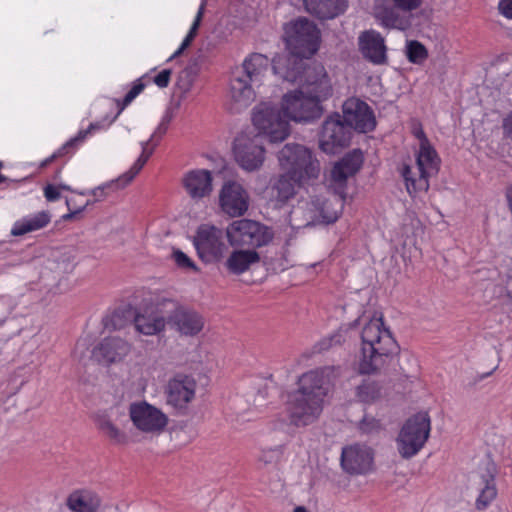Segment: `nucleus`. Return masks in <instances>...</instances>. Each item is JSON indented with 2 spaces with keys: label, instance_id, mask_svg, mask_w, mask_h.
I'll list each match as a JSON object with an SVG mask.
<instances>
[{
  "label": "nucleus",
  "instance_id": "nucleus-1",
  "mask_svg": "<svg viewBox=\"0 0 512 512\" xmlns=\"http://www.w3.org/2000/svg\"><path fill=\"white\" fill-rule=\"evenodd\" d=\"M320 32L317 26L306 18H299L285 28L288 53L276 55L272 62L260 53H252L240 66L231 71L229 95L236 110L247 108L256 98L254 86L262 85L270 66L281 79L294 80L296 72L290 65H299L318 50Z\"/></svg>",
  "mask_w": 512,
  "mask_h": 512
},
{
  "label": "nucleus",
  "instance_id": "nucleus-2",
  "mask_svg": "<svg viewBox=\"0 0 512 512\" xmlns=\"http://www.w3.org/2000/svg\"><path fill=\"white\" fill-rule=\"evenodd\" d=\"M333 367H322L303 373L298 388L289 395L287 410L292 424L307 426L314 423L323 411L331 385Z\"/></svg>",
  "mask_w": 512,
  "mask_h": 512
},
{
  "label": "nucleus",
  "instance_id": "nucleus-3",
  "mask_svg": "<svg viewBox=\"0 0 512 512\" xmlns=\"http://www.w3.org/2000/svg\"><path fill=\"white\" fill-rule=\"evenodd\" d=\"M77 264V256L71 249L43 248L34 254V284L39 290L62 292V286H67V275Z\"/></svg>",
  "mask_w": 512,
  "mask_h": 512
},
{
  "label": "nucleus",
  "instance_id": "nucleus-4",
  "mask_svg": "<svg viewBox=\"0 0 512 512\" xmlns=\"http://www.w3.org/2000/svg\"><path fill=\"white\" fill-rule=\"evenodd\" d=\"M399 347L382 317L372 318L361 331V358L359 372L372 374L382 369Z\"/></svg>",
  "mask_w": 512,
  "mask_h": 512
},
{
  "label": "nucleus",
  "instance_id": "nucleus-5",
  "mask_svg": "<svg viewBox=\"0 0 512 512\" xmlns=\"http://www.w3.org/2000/svg\"><path fill=\"white\" fill-rule=\"evenodd\" d=\"M280 167L286 173L294 175L298 181L316 179L320 173V163L312 152L297 143H288L278 152Z\"/></svg>",
  "mask_w": 512,
  "mask_h": 512
},
{
  "label": "nucleus",
  "instance_id": "nucleus-6",
  "mask_svg": "<svg viewBox=\"0 0 512 512\" xmlns=\"http://www.w3.org/2000/svg\"><path fill=\"white\" fill-rule=\"evenodd\" d=\"M226 238L232 247L257 249L267 246L274 238L272 229L251 219L234 220L226 227Z\"/></svg>",
  "mask_w": 512,
  "mask_h": 512
},
{
  "label": "nucleus",
  "instance_id": "nucleus-7",
  "mask_svg": "<svg viewBox=\"0 0 512 512\" xmlns=\"http://www.w3.org/2000/svg\"><path fill=\"white\" fill-rule=\"evenodd\" d=\"M282 108L271 103L262 102L252 111V123L258 130L257 135H264L271 143L284 141L290 135V124Z\"/></svg>",
  "mask_w": 512,
  "mask_h": 512
},
{
  "label": "nucleus",
  "instance_id": "nucleus-8",
  "mask_svg": "<svg viewBox=\"0 0 512 512\" xmlns=\"http://www.w3.org/2000/svg\"><path fill=\"white\" fill-rule=\"evenodd\" d=\"M226 230L214 225H200L193 236V245L199 259L205 264L220 263L227 255Z\"/></svg>",
  "mask_w": 512,
  "mask_h": 512
},
{
  "label": "nucleus",
  "instance_id": "nucleus-9",
  "mask_svg": "<svg viewBox=\"0 0 512 512\" xmlns=\"http://www.w3.org/2000/svg\"><path fill=\"white\" fill-rule=\"evenodd\" d=\"M431 430L427 412L417 413L406 420L397 437L398 452L404 459L416 455L425 445Z\"/></svg>",
  "mask_w": 512,
  "mask_h": 512
},
{
  "label": "nucleus",
  "instance_id": "nucleus-10",
  "mask_svg": "<svg viewBox=\"0 0 512 512\" xmlns=\"http://www.w3.org/2000/svg\"><path fill=\"white\" fill-rule=\"evenodd\" d=\"M290 70L296 72L294 80L283 79L291 83H298L301 93L315 95L322 99H327L332 92L330 79L324 66L317 62H309L307 59L301 60V64L290 65Z\"/></svg>",
  "mask_w": 512,
  "mask_h": 512
},
{
  "label": "nucleus",
  "instance_id": "nucleus-11",
  "mask_svg": "<svg viewBox=\"0 0 512 512\" xmlns=\"http://www.w3.org/2000/svg\"><path fill=\"white\" fill-rule=\"evenodd\" d=\"M160 311L166 314V324L182 336H196L204 328L205 319L200 313L173 299H160Z\"/></svg>",
  "mask_w": 512,
  "mask_h": 512
},
{
  "label": "nucleus",
  "instance_id": "nucleus-12",
  "mask_svg": "<svg viewBox=\"0 0 512 512\" xmlns=\"http://www.w3.org/2000/svg\"><path fill=\"white\" fill-rule=\"evenodd\" d=\"M416 165V171L407 165L402 169V176L410 195L419 191H427L429 188L428 178L438 172L439 158L430 144L420 147Z\"/></svg>",
  "mask_w": 512,
  "mask_h": 512
},
{
  "label": "nucleus",
  "instance_id": "nucleus-13",
  "mask_svg": "<svg viewBox=\"0 0 512 512\" xmlns=\"http://www.w3.org/2000/svg\"><path fill=\"white\" fill-rule=\"evenodd\" d=\"M129 419L133 427L146 437H155L162 434L169 422L168 416L158 407L146 400L130 403L128 408Z\"/></svg>",
  "mask_w": 512,
  "mask_h": 512
},
{
  "label": "nucleus",
  "instance_id": "nucleus-14",
  "mask_svg": "<svg viewBox=\"0 0 512 512\" xmlns=\"http://www.w3.org/2000/svg\"><path fill=\"white\" fill-rule=\"evenodd\" d=\"M322 100L315 95H307L301 93V90H296L283 96L281 106L288 121L311 122L321 117Z\"/></svg>",
  "mask_w": 512,
  "mask_h": 512
},
{
  "label": "nucleus",
  "instance_id": "nucleus-15",
  "mask_svg": "<svg viewBox=\"0 0 512 512\" xmlns=\"http://www.w3.org/2000/svg\"><path fill=\"white\" fill-rule=\"evenodd\" d=\"M234 155L244 170L259 169L264 162L262 136L247 132L239 134L234 140Z\"/></svg>",
  "mask_w": 512,
  "mask_h": 512
},
{
  "label": "nucleus",
  "instance_id": "nucleus-16",
  "mask_svg": "<svg viewBox=\"0 0 512 512\" xmlns=\"http://www.w3.org/2000/svg\"><path fill=\"white\" fill-rule=\"evenodd\" d=\"M197 383L192 376L177 374L165 386L167 405L180 413H186L188 406L195 399Z\"/></svg>",
  "mask_w": 512,
  "mask_h": 512
},
{
  "label": "nucleus",
  "instance_id": "nucleus-17",
  "mask_svg": "<svg viewBox=\"0 0 512 512\" xmlns=\"http://www.w3.org/2000/svg\"><path fill=\"white\" fill-rule=\"evenodd\" d=\"M351 138V130L339 114L325 120L320 134L319 147L327 154H335L338 149L346 147Z\"/></svg>",
  "mask_w": 512,
  "mask_h": 512
},
{
  "label": "nucleus",
  "instance_id": "nucleus-18",
  "mask_svg": "<svg viewBox=\"0 0 512 512\" xmlns=\"http://www.w3.org/2000/svg\"><path fill=\"white\" fill-rule=\"evenodd\" d=\"M340 464L350 475H364L373 470L374 451L364 444H352L342 448Z\"/></svg>",
  "mask_w": 512,
  "mask_h": 512
},
{
  "label": "nucleus",
  "instance_id": "nucleus-19",
  "mask_svg": "<svg viewBox=\"0 0 512 512\" xmlns=\"http://www.w3.org/2000/svg\"><path fill=\"white\" fill-rule=\"evenodd\" d=\"M343 120L350 130L353 128L363 133L372 131L376 126L372 109L357 98H349L344 102Z\"/></svg>",
  "mask_w": 512,
  "mask_h": 512
},
{
  "label": "nucleus",
  "instance_id": "nucleus-20",
  "mask_svg": "<svg viewBox=\"0 0 512 512\" xmlns=\"http://www.w3.org/2000/svg\"><path fill=\"white\" fill-rule=\"evenodd\" d=\"M132 344L117 337L109 336L103 338L92 351L95 360L103 365H111L122 362L130 354Z\"/></svg>",
  "mask_w": 512,
  "mask_h": 512
},
{
  "label": "nucleus",
  "instance_id": "nucleus-21",
  "mask_svg": "<svg viewBox=\"0 0 512 512\" xmlns=\"http://www.w3.org/2000/svg\"><path fill=\"white\" fill-rule=\"evenodd\" d=\"M497 475V467L495 463L488 460L480 468L479 473L475 476L473 484L479 490V496L476 499L475 507L477 510L486 509L492 501L497 497V488L495 478Z\"/></svg>",
  "mask_w": 512,
  "mask_h": 512
},
{
  "label": "nucleus",
  "instance_id": "nucleus-22",
  "mask_svg": "<svg viewBox=\"0 0 512 512\" xmlns=\"http://www.w3.org/2000/svg\"><path fill=\"white\" fill-rule=\"evenodd\" d=\"M248 200L247 192L237 182L225 183L219 195L222 210L231 217L244 215L248 210Z\"/></svg>",
  "mask_w": 512,
  "mask_h": 512
},
{
  "label": "nucleus",
  "instance_id": "nucleus-23",
  "mask_svg": "<svg viewBox=\"0 0 512 512\" xmlns=\"http://www.w3.org/2000/svg\"><path fill=\"white\" fill-rule=\"evenodd\" d=\"M358 45L361 54L367 61L375 65L387 63V47L380 33L375 30L362 32L358 38Z\"/></svg>",
  "mask_w": 512,
  "mask_h": 512
},
{
  "label": "nucleus",
  "instance_id": "nucleus-24",
  "mask_svg": "<svg viewBox=\"0 0 512 512\" xmlns=\"http://www.w3.org/2000/svg\"><path fill=\"white\" fill-rule=\"evenodd\" d=\"M133 324L137 332L144 335H155L162 332L166 326V314L160 311V300L155 305V311L138 313L135 309Z\"/></svg>",
  "mask_w": 512,
  "mask_h": 512
},
{
  "label": "nucleus",
  "instance_id": "nucleus-25",
  "mask_svg": "<svg viewBox=\"0 0 512 512\" xmlns=\"http://www.w3.org/2000/svg\"><path fill=\"white\" fill-rule=\"evenodd\" d=\"M183 185L189 196L198 200L212 192V175L205 169L192 170L183 178Z\"/></svg>",
  "mask_w": 512,
  "mask_h": 512
},
{
  "label": "nucleus",
  "instance_id": "nucleus-26",
  "mask_svg": "<svg viewBox=\"0 0 512 512\" xmlns=\"http://www.w3.org/2000/svg\"><path fill=\"white\" fill-rule=\"evenodd\" d=\"M306 11L319 20H330L343 14L348 0H303Z\"/></svg>",
  "mask_w": 512,
  "mask_h": 512
},
{
  "label": "nucleus",
  "instance_id": "nucleus-27",
  "mask_svg": "<svg viewBox=\"0 0 512 512\" xmlns=\"http://www.w3.org/2000/svg\"><path fill=\"white\" fill-rule=\"evenodd\" d=\"M234 248L225 261V267L231 274L241 275L261 260L260 254L255 249Z\"/></svg>",
  "mask_w": 512,
  "mask_h": 512
},
{
  "label": "nucleus",
  "instance_id": "nucleus-28",
  "mask_svg": "<svg viewBox=\"0 0 512 512\" xmlns=\"http://www.w3.org/2000/svg\"><path fill=\"white\" fill-rule=\"evenodd\" d=\"M363 163L361 151L354 150L346 154L339 162H337L331 170L332 181L343 187L349 177L354 176Z\"/></svg>",
  "mask_w": 512,
  "mask_h": 512
},
{
  "label": "nucleus",
  "instance_id": "nucleus-29",
  "mask_svg": "<svg viewBox=\"0 0 512 512\" xmlns=\"http://www.w3.org/2000/svg\"><path fill=\"white\" fill-rule=\"evenodd\" d=\"M101 504V497L86 489L75 490L66 499V506L72 512H98Z\"/></svg>",
  "mask_w": 512,
  "mask_h": 512
},
{
  "label": "nucleus",
  "instance_id": "nucleus-30",
  "mask_svg": "<svg viewBox=\"0 0 512 512\" xmlns=\"http://www.w3.org/2000/svg\"><path fill=\"white\" fill-rule=\"evenodd\" d=\"M305 181H298L289 173L280 174L271 184L272 197L281 205L287 203L296 195L297 187Z\"/></svg>",
  "mask_w": 512,
  "mask_h": 512
},
{
  "label": "nucleus",
  "instance_id": "nucleus-31",
  "mask_svg": "<svg viewBox=\"0 0 512 512\" xmlns=\"http://www.w3.org/2000/svg\"><path fill=\"white\" fill-rule=\"evenodd\" d=\"M376 20L387 29L406 30L411 26V17L401 15L394 7L377 5L374 8Z\"/></svg>",
  "mask_w": 512,
  "mask_h": 512
},
{
  "label": "nucleus",
  "instance_id": "nucleus-32",
  "mask_svg": "<svg viewBox=\"0 0 512 512\" xmlns=\"http://www.w3.org/2000/svg\"><path fill=\"white\" fill-rule=\"evenodd\" d=\"M96 426L113 444L127 445L129 443V437L126 432L118 428L108 415L98 416Z\"/></svg>",
  "mask_w": 512,
  "mask_h": 512
},
{
  "label": "nucleus",
  "instance_id": "nucleus-33",
  "mask_svg": "<svg viewBox=\"0 0 512 512\" xmlns=\"http://www.w3.org/2000/svg\"><path fill=\"white\" fill-rule=\"evenodd\" d=\"M321 196H311L310 200L300 201L294 209V214L303 213L306 226L320 222Z\"/></svg>",
  "mask_w": 512,
  "mask_h": 512
},
{
  "label": "nucleus",
  "instance_id": "nucleus-34",
  "mask_svg": "<svg viewBox=\"0 0 512 512\" xmlns=\"http://www.w3.org/2000/svg\"><path fill=\"white\" fill-rule=\"evenodd\" d=\"M343 207V199L334 196L331 199H326L321 197V206H320V214L321 219L320 222L324 223H333L335 222L341 212Z\"/></svg>",
  "mask_w": 512,
  "mask_h": 512
},
{
  "label": "nucleus",
  "instance_id": "nucleus-35",
  "mask_svg": "<svg viewBox=\"0 0 512 512\" xmlns=\"http://www.w3.org/2000/svg\"><path fill=\"white\" fill-rule=\"evenodd\" d=\"M135 318V308L127 306L115 310L109 321L106 323V327L113 330H122L130 324H133Z\"/></svg>",
  "mask_w": 512,
  "mask_h": 512
},
{
  "label": "nucleus",
  "instance_id": "nucleus-36",
  "mask_svg": "<svg viewBox=\"0 0 512 512\" xmlns=\"http://www.w3.org/2000/svg\"><path fill=\"white\" fill-rule=\"evenodd\" d=\"M357 397L365 403H372L382 396V387L375 381L365 380L357 387Z\"/></svg>",
  "mask_w": 512,
  "mask_h": 512
},
{
  "label": "nucleus",
  "instance_id": "nucleus-37",
  "mask_svg": "<svg viewBox=\"0 0 512 512\" xmlns=\"http://www.w3.org/2000/svg\"><path fill=\"white\" fill-rule=\"evenodd\" d=\"M406 55L410 62L421 64L428 57L427 49L418 41H410L407 44Z\"/></svg>",
  "mask_w": 512,
  "mask_h": 512
},
{
  "label": "nucleus",
  "instance_id": "nucleus-38",
  "mask_svg": "<svg viewBox=\"0 0 512 512\" xmlns=\"http://www.w3.org/2000/svg\"><path fill=\"white\" fill-rule=\"evenodd\" d=\"M358 429L361 434L374 435L378 434L382 429L383 425L381 421L374 416L365 415L358 423Z\"/></svg>",
  "mask_w": 512,
  "mask_h": 512
},
{
  "label": "nucleus",
  "instance_id": "nucleus-39",
  "mask_svg": "<svg viewBox=\"0 0 512 512\" xmlns=\"http://www.w3.org/2000/svg\"><path fill=\"white\" fill-rule=\"evenodd\" d=\"M172 259L178 268L182 270H191L193 272H200V268L195 264V262L182 250L173 249Z\"/></svg>",
  "mask_w": 512,
  "mask_h": 512
},
{
  "label": "nucleus",
  "instance_id": "nucleus-40",
  "mask_svg": "<svg viewBox=\"0 0 512 512\" xmlns=\"http://www.w3.org/2000/svg\"><path fill=\"white\" fill-rule=\"evenodd\" d=\"M144 165L145 159H137L132 168L127 173L123 174L116 180L117 188H123L127 186L129 183H131Z\"/></svg>",
  "mask_w": 512,
  "mask_h": 512
},
{
  "label": "nucleus",
  "instance_id": "nucleus-41",
  "mask_svg": "<svg viewBox=\"0 0 512 512\" xmlns=\"http://www.w3.org/2000/svg\"><path fill=\"white\" fill-rule=\"evenodd\" d=\"M101 128L100 123H91L89 127L85 130L79 131V133L72 139H70L63 147V149H67L68 147L75 146L84 141L88 134L92 131L98 130Z\"/></svg>",
  "mask_w": 512,
  "mask_h": 512
},
{
  "label": "nucleus",
  "instance_id": "nucleus-42",
  "mask_svg": "<svg viewBox=\"0 0 512 512\" xmlns=\"http://www.w3.org/2000/svg\"><path fill=\"white\" fill-rule=\"evenodd\" d=\"M281 455L280 447L264 449L261 451L259 455V461L264 463L265 465L276 463Z\"/></svg>",
  "mask_w": 512,
  "mask_h": 512
},
{
  "label": "nucleus",
  "instance_id": "nucleus-43",
  "mask_svg": "<svg viewBox=\"0 0 512 512\" xmlns=\"http://www.w3.org/2000/svg\"><path fill=\"white\" fill-rule=\"evenodd\" d=\"M32 230V219L24 218L15 222L13 228L11 229V234L13 236H22Z\"/></svg>",
  "mask_w": 512,
  "mask_h": 512
},
{
  "label": "nucleus",
  "instance_id": "nucleus-44",
  "mask_svg": "<svg viewBox=\"0 0 512 512\" xmlns=\"http://www.w3.org/2000/svg\"><path fill=\"white\" fill-rule=\"evenodd\" d=\"M144 87L145 85L141 82L134 84L130 91L125 95L122 102V106L120 107V110L117 115H119L120 112L125 108V106L131 103L143 91Z\"/></svg>",
  "mask_w": 512,
  "mask_h": 512
},
{
  "label": "nucleus",
  "instance_id": "nucleus-45",
  "mask_svg": "<svg viewBox=\"0 0 512 512\" xmlns=\"http://www.w3.org/2000/svg\"><path fill=\"white\" fill-rule=\"evenodd\" d=\"M396 8L409 12L419 8L422 4V0H392Z\"/></svg>",
  "mask_w": 512,
  "mask_h": 512
},
{
  "label": "nucleus",
  "instance_id": "nucleus-46",
  "mask_svg": "<svg viewBox=\"0 0 512 512\" xmlns=\"http://www.w3.org/2000/svg\"><path fill=\"white\" fill-rule=\"evenodd\" d=\"M341 342V336L340 335H333L329 338L322 339L317 344V349L319 352L325 351L330 349L334 344H340Z\"/></svg>",
  "mask_w": 512,
  "mask_h": 512
},
{
  "label": "nucleus",
  "instance_id": "nucleus-47",
  "mask_svg": "<svg viewBox=\"0 0 512 512\" xmlns=\"http://www.w3.org/2000/svg\"><path fill=\"white\" fill-rule=\"evenodd\" d=\"M51 220V215L46 211H41L34 215V230L45 227Z\"/></svg>",
  "mask_w": 512,
  "mask_h": 512
},
{
  "label": "nucleus",
  "instance_id": "nucleus-48",
  "mask_svg": "<svg viewBox=\"0 0 512 512\" xmlns=\"http://www.w3.org/2000/svg\"><path fill=\"white\" fill-rule=\"evenodd\" d=\"M170 77H171V70L164 69L158 75L155 76L154 83L160 88H165L169 84Z\"/></svg>",
  "mask_w": 512,
  "mask_h": 512
},
{
  "label": "nucleus",
  "instance_id": "nucleus-49",
  "mask_svg": "<svg viewBox=\"0 0 512 512\" xmlns=\"http://www.w3.org/2000/svg\"><path fill=\"white\" fill-rule=\"evenodd\" d=\"M44 196L48 201H55L60 198V192L58 188L49 184L44 188Z\"/></svg>",
  "mask_w": 512,
  "mask_h": 512
},
{
  "label": "nucleus",
  "instance_id": "nucleus-50",
  "mask_svg": "<svg viewBox=\"0 0 512 512\" xmlns=\"http://www.w3.org/2000/svg\"><path fill=\"white\" fill-rule=\"evenodd\" d=\"M89 204V202H86L85 204H83L81 207L75 209V210H72V207H71V200L70 199H66V205L69 209V213L67 214H64L62 216V219L64 221H68V220H71L75 217L76 214L80 213L87 205Z\"/></svg>",
  "mask_w": 512,
  "mask_h": 512
},
{
  "label": "nucleus",
  "instance_id": "nucleus-51",
  "mask_svg": "<svg viewBox=\"0 0 512 512\" xmlns=\"http://www.w3.org/2000/svg\"><path fill=\"white\" fill-rule=\"evenodd\" d=\"M499 10L505 17L512 19V0H501Z\"/></svg>",
  "mask_w": 512,
  "mask_h": 512
},
{
  "label": "nucleus",
  "instance_id": "nucleus-52",
  "mask_svg": "<svg viewBox=\"0 0 512 512\" xmlns=\"http://www.w3.org/2000/svg\"><path fill=\"white\" fill-rule=\"evenodd\" d=\"M116 181H111V182H108L102 186H98L94 189H92L90 191V194L93 195L96 200L100 199V198H104L105 197V193H104V190L107 189V188H110L114 185Z\"/></svg>",
  "mask_w": 512,
  "mask_h": 512
},
{
  "label": "nucleus",
  "instance_id": "nucleus-53",
  "mask_svg": "<svg viewBox=\"0 0 512 512\" xmlns=\"http://www.w3.org/2000/svg\"><path fill=\"white\" fill-rule=\"evenodd\" d=\"M504 135L512 141V113L503 120Z\"/></svg>",
  "mask_w": 512,
  "mask_h": 512
},
{
  "label": "nucleus",
  "instance_id": "nucleus-54",
  "mask_svg": "<svg viewBox=\"0 0 512 512\" xmlns=\"http://www.w3.org/2000/svg\"><path fill=\"white\" fill-rule=\"evenodd\" d=\"M204 10H205V1H202L191 28H194V29L199 28L200 23L203 18V15H204Z\"/></svg>",
  "mask_w": 512,
  "mask_h": 512
},
{
  "label": "nucleus",
  "instance_id": "nucleus-55",
  "mask_svg": "<svg viewBox=\"0 0 512 512\" xmlns=\"http://www.w3.org/2000/svg\"><path fill=\"white\" fill-rule=\"evenodd\" d=\"M504 289L506 291L507 296L512 298V270H509L506 273Z\"/></svg>",
  "mask_w": 512,
  "mask_h": 512
},
{
  "label": "nucleus",
  "instance_id": "nucleus-56",
  "mask_svg": "<svg viewBox=\"0 0 512 512\" xmlns=\"http://www.w3.org/2000/svg\"><path fill=\"white\" fill-rule=\"evenodd\" d=\"M193 41V38L186 36L183 40L181 46L178 48V50L172 55V57L179 56L187 47L190 46L191 42Z\"/></svg>",
  "mask_w": 512,
  "mask_h": 512
},
{
  "label": "nucleus",
  "instance_id": "nucleus-57",
  "mask_svg": "<svg viewBox=\"0 0 512 512\" xmlns=\"http://www.w3.org/2000/svg\"><path fill=\"white\" fill-rule=\"evenodd\" d=\"M193 41V38L186 36L183 40L181 46L178 48V50L172 55V57L179 56L187 47L190 46L191 42Z\"/></svg>",
  "mask_w": 512,
  "mask_h": 512
},
{
  "label": "nucleus",
  "instance_id": "nucleus-58",
  "mask_svg": "<svg viewBox=\"0 0 512 512\" xmlns=\"http://www.w3.org/2000/svg\"><path fill=\"white\" fill-rule=\"evenodd\" d=\"M193 41V38L186 36L183 40L181 46L178 48V50L172 55V57L179 56L187 47L190 46L191 42Z\"/></svg>",
  "mask_w": 512,
  "mask_h": 512
},
{
  "label": "nucleus",
  "instance_id": "nucleus-59",
  "mask_svg": "<svg viewBox=\"0 0 512 512\" xmlns=\"http://www.w3.org/2000/svg\"><path fill=\"white\" fill-rule=\"evenodd\" d=\"M415 136L420 140V147L421 146H426V145H429V141L424 133V131L419 128L418 130L415 131Z\"/></svg>",
  "mask_w": 512,
  "mask_h": 512
},
{
  "label": "nucleus",
  "instance_id": "nucleus-60",
  "mask_svg": "<svg viewBox=\"0 0 512 512\" xmlns=\"http://www.w3.org/2000/svg\"><path fill=\"white\" fill-rule=\"evenodd\" d=\"M148 142H145L143 144V152L141 154V156L138 158V159H145V163L147 162V160L149 159L152 151H147L146 149V146H147Z\"/></svg>",
  "mask_w": 512,
  "mask_h": 512
},
{
  "label": "nucleus",
  "instance_id": "nucleus-61",
  "mask_svg": "<svg viewBox=\"0 0 512 512\" xmlns=\"http://www.w3.org/2000/svg\"><path fill=\"white\" fill-rule=\"evenodd\" d=\"M197 31H198V29L190 28V30H189V32H188V34H187V36H189V37H191V38H193V39H194V38H195V36L197 35Z\"/></svg>",
  "mask_w": 512,
  "mask_h": 512
},
{
  "label": "nucleus",
  "instance_id": "nucleus-62",
  "mask_svg": "<svg viewBox=\"0 0 512 512\" xmlns=\"http://www.w3.org/2000/svg\"><path fill=\"white\" fill-rule=\"evenodd\" d=\"M197 31H198V29L190 28V30H189V32H188V34H187V36H189V37H191V38H193V39H194V38H195V36L197 35Z\"/></svg>",
  "mask_w": 512,
  "mask_h": 512
},
{
  "label": "nucleus",
  "instance_id": "nucleus-63",
  "mask_svg": "<svg viewBox=\"0 0 512 512\" xmlns=\"http://www.w3.org/2000/svg\"><path fill=\"white\" fill-rule=\"evenodd\" d=\"M197 31H198V29L190 28V30H189V32H188V34H187V36H189V37H191V38H193V39H194V38H195V36L197 35Z\"/></svg>",
  "mask_w": 512,
  "mask_h": 512
},
{
  "label": "nucleus",
  "instance_id": "nucleus-64",
  "mask_svg": "<svg viewBox=\"0 0 512 512\" xmlns=\"http://www.w3.org/2000/svg\"><path fill=\"white\" fill-rule=\"evenodd\" d=\"M293 512H308L304 506H297Z\"/></svg>",
  "mask_w": 512,
  "mask_h": 512
}]
</instances>
